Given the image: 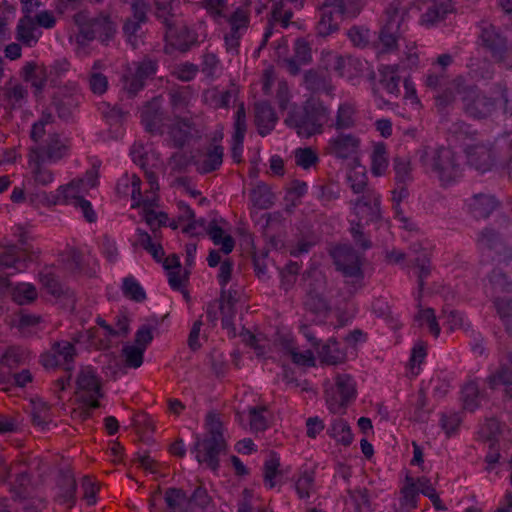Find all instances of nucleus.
Returning a JSON list of instances; mask_svg holds the SVG:
<instances>
[{
  "label": "nucleus",
  "instance_id": "35",
  "mask_svg": "<svg viewBox=\"0 0 512 512\" xmlns=\"http://www.w3.org/2000/svg\"><path fill=\"white\" fill-rule=\"evenodd\" d=\"M141 180L136 174H125L117 182L116 191L121 196H131V207L139 204Z\"/></svg>",
  "mask_w": 512,
  "mask_h": 512
},
{
  "label": "nucleus",
  "instance_id": "29",
  "mask_svg": "<svg viewBox=\"0 0 512 512\" xmlns=\"http://www.w3.org/2000/svg\"><path fill=\"white\" fill-rule=\"evenodd\" d=\"M238 93L239 90L234 85L227 90H220L217 87H213L205 91L204 101L214 109H227L231 101L237 98Z\"/></svg>",
  "mask_w": 512,
  "mask_h": 512
},
{
  "label": "nucleus",
  "instance_id": "62",
  "mask_svg": "<svg viewBox=\"0 0 512 512\" xmlns=\"http://www.w3.org/2000/svg\"><path fill=\"white\" fill-rule=\"evenodd\" d=\"M486 382L491 389H496L500 385H510L512 384V371L509 367L502 366L488 376Z\"/></svg>",
  "mask_w": 512,
  "mask_h": 512
},
{
  "label": "nucleus",
  "instance_id": "4",
  "mask_svg": "<svg viewBox=\"0 0 512 512\" xmlns=\"http://www.w3.org/2000/svg\"><path fill=\"white\" fill-rule=\"evenodd\" d=\"M73 21L78 28L75 41L79 46H85L95 39L107 45L117 33V25L111 15L105 11L92 17L87 10L74 14Z\"/></svg>",
  "mask_w": 512,
  "mask_h": 512
},
{
  "label": "nucleus",
  "instance_id": "16",
  "mask_svg": "<svg viewBox=\"0 0 512 512\" xmlns=\"http://www.w3.org/2000/svg\"><path fill=\"white\" fill-rule=\"evenodd\" d=\"M76 354V348L71 342L57 341L49 351L41 355L40 362L46 369H55L73 362Z\"/></svg>",
  "mask_w": 512,
  "mask_h": 512
},
{
  "label": "nucleus",
  "instance_id": "55",
  "mask_svg": "<svg viewBox=\"0 0 512 512\" xmlns=\"http://www.w3.org/2000/svg\"><path fill=\"white\" fill-rule=\"evenodd\" d=\"M148 180L150 190H146L144 195L140 193V203L135 205V208H142V210H144L149 208H155L157 206L158 195L156 191L158 190V184L156 178L153 174H149Z\"/></svg>",
  "mask_w": 512,
  "mask_h": 512
},
{
  "label": "nucleus",
  "instance_id": "45",
  "mask_svg": "<svg viewBox=\"0 0 512 512\" xmlns=\"http://www.w3.org/2000/svg\"><path fill=\"white\" fill-rule=\"evenodd\" d=\"M271 414L264 406L252 407L249 409L250 429L253 432H262L266 430L271 422Z\"/></svg>",
  "mask_w": 512,
  "mask_h": 512
},
{
  "label": "nucleus",
  "instance_id": "18",
  "mask_svg": "<svg viewBox=\"0 0 512 512\" xmlns=\"http://www.w3.org/2000/svg\"><path fill=\"white\" fill-rule=\"evenodd\" d=\"M353 212L359 221L368 223L377 220L381 214L380 194L373 189H368L354 203Z\"/></svg>",
  "mask_w": 512,
  "mask_h": 512
},
{
  "label": "nucleus",
  "instance_id": "9",
  "mask_svg": "<svg viewBox=\"0 0 512 512\" xmlns=\"http://www.w3.org/2000/svg\"><path fill=\"white\" fill-rule=\"evenodd\" d=\"M467 163L480 173L491 171L498 161V152L489 139H471L464 147Z\"/></svg>",
  "mask_w": 512,
  "mask_h": 512
},
{
  "label": "nucleus",
  "instance_id": "23",
  "mask_svg": "<svg viewBox=\"0 0 512 512\" xmlns=\"http://www.w3.org/2000/svg\"><path fill=\"white\" fill-rule=\"evenodd\" d=\"M320 19L317 23V33L320 36H328L338 31L339 24L343 19L339 13L336 12V7L331 0H325L321 6Z\"/></svg>",
  "mask_w": 512,
  "mask_h": 512
},
{
  "label": "nucleus",
  "instance_id": "38",
  "mask_svg": "<svg viewBox=\"0 0 512 512\" xmlns=\"http://www.w3.org/2000/svg\"><path fill=\"white\" fill-rule=\"evenodd\" d=\"M318 355L321 362L327 365H337L346 361V352L335 338L329 339L318 351Z\"/></svg>",
  "mask_w": 512,
  "mask_h": 512
},
{
  "label": "nucleus",
  "instance_id": "8",
  "mask_svg": "<svg viewBox=\"0 0 512 512\" xmlns=\"http://www.w3.org/2000/svg\"><path fill=\"white\" fill-rule=\"evenodd\" d=\"M250 21L251 7L248 2L238 6L226 16L228 30L224 33V43L227 53L234 56L239 54L240 41L247 33Z\"/></svg>",
  "mask_w": 512,
  "mask_h": 512
},
{
  "label": "nucleus",
  "instance_id": "31",
  "mask_svg": "<svg viewBox=\"0 0 512 512\" xmlns=\"http://www.w3.org/2000/svg\"><path fill=\"white\" fill-rule=\"evenodd\" d=\"M305 87L311 92H324L332 96L335 91L331 78L323 75L315 69L307 70L303 75Z\"/></svg>",
  "mask_w": 512,
  "mask_h": 512
},
{
  "label": "nucleus",
  "instance_id": "32",
  "mask_svg": "<svg viewBox=\"0 0 512 512\" xmlns=\"http://www.w3.org/2000/svg\"><path fill=\"white\" fill-rule=\"evenodd\" d=\"M27 95V89L21 83L9 81L3 88V107L10 111L21 107Z\"/></svg>",
  "mask_w": 512,
  "mask_h": 512
},
{
  "label": "nucleus",
  "instance_id": "22",
  "mask_svg": "<svg viewBox=\"0 0 512 512\" xmlns=\"http://www.w3.org/2000/svg\"><path fill=\"white\" fill-rule=\"evenodd\" d=\"M247 130L246 110L243 102L237 105L234 120V134L232 137L231 155L235 162L240 163L242 160L243 141Z\"/></svg>",
  "mask_w": 512,
  "mask_h": 512
},
{
  "label": "nucleus",
  "instance_id": "34",
  "mask_svg": "<svg viewBox=\"0 0 512 512\" xmlns=\"http://www.w3.org/2000/svg\"><path fill=\"white\" fill-rule=\"evenodd\" d=\"M357 107L355 103L345 101L339 104L332 127L336 130L351 129L356 125Z\"/></svg>",
  "mask_w": 512,
  "mask_h": 512
},
{
  "label": "nucleus",
  "instance_id": "58",
  "mask_svg": "<svg viewBox=\"0 0 512 512\" xmlns=\"http://www.w3.org/2000/svg\"><path fill=\"white\" fill-rule=\"evenodd\" d=\"M295 163L297 166L308 170L319 162V157L311 147L298 148L294 152Z\"/></svg>",
  "mask_w": 512,
  "mask_h": 512
},
{
  "label": "nucleus",
  "instance_id": "15",
  "mask_svg": "<svg viewBox=\"0 0 512 512\" xmlns=\"http://www.w3.org/2000/svg\"><path fill=\"white\" fill-rule=\"evenodd\" d=\"M29 151H37L42 158L49 160V162H57L68 155L70 142L67 138L53 132L48 134L43 143L31 146Z\"/></svg>",
  "mask_w": 512,
  "mask_h": 512
},
{
  "label": "nucleus",
  "instance_id": "17",
  "mask_svg": "<svg viewBox=\"0 0 512 512\" xmlns=\"http://www.w3.org/2000/svg\"><path fill=\"white\" fill-rule=\"evenodd\" d=\"M479 39L481 45L490 51L498 61L504 60L507 51V40L499 30L488 22H481Z\"/></svg>",
  "mask_w": 512,
  "mask_h": 512
},
{
  "label": "nucleus",
  "instance_id": "51",
  "mask_svg": "<svg viewBox=\"0 0 512 512\" xmlns=\"http://www.w3.org/2000/svg\"><path fill=\"white\" fill-rule=\"evenodd\" d=\"M418 491L412 477H406V484L401 489L400 505L402 509L411 511L417 508Z\"/></svg>",
  "mask_w": 512,
  "mask_h": 512
},
{
  "label": "nucleus",
  "instance_id": "50",
  "mask_svg": "<svg viewBox=\"0 0 512 512\" xmlns=\"http://www.w3.org/2000/svg\"><path fill=\"white\" fill-rule=\"evenodd\" d=\"M250 200L255 207L268 209L274 203V195L265 184H259L250 192Z\"/></svg>",
  "mask_w": 512,
  "mask_h": 512
},
{
  "label": "nucleus",
  "instance_id": "7",
  "mask_svg": "<svg viewBox=\"0 0 512 512\" xmlns=\"http://www.w3.org/2000/svg\"><path fill=\"white\" fill-rule=\"evenodd\" d=\"M366 63L358 58L341 55L335 51L323 50L320 55V67L337 77L354 81L362 77Z\"/></svg>",
  "mask_w": 512,
  "mask_h": 512
},
{
  "label": "nucleus",
  "instance_id": "39",
  "mask_svg": "<svg viewBox=\"0 0 512 512\" xmlns=\"http://www.w3.org/2000/svg\"><path fill=\"white\" fill-rule=\"evenodd\" d=\"M174 3H176L175 0L155 1V16L167 27V35H172L177 22L174 14Z\"/></svg>",
  "mask_w": 512,
  "mask_h": 512
},
{
  "label": "nucleus",
  "instance_id": "24",
  "mask_svg": "<svg viewBox=\"0 0 512 512\" xmlns=\"http://www.w3.org/2000/svg\"><path fill=\"white\" fill-rule=\"evenodd\" d=\"M27 160L32 178L37 185L47 186L53 182L54 173L47 165L49 160L42 158L37 151H29Z\"/></svg>",
  "mask_w": 512,
  "mask_h": 512
},
{
  "label": "nucleus",
  "instance_id": "60",
  "mask_svg": "<svg viewBox=\"0 0 512 512\" xmlns=\"http://www.w3.org/2000/svg\"><path fill=\"white\" fill-rule=\"evenodd\" d=\"M494 305L507 330L512 333V298L498 297L494 300Z\"/></svg>",
  "mask_w": 512,
  "mask_h": 512
},
{
  "label": "nucleus",
  "instance_id": "54",
  "mask_svg": "<svg viewBox=\"0 0 512 512\" xmlns=\"http://www.w3.org/2000/svg\"><path fill=\"white\" fill-rule=\"evenodd\" d=\"M394 170L397 184H406L413 180V167L409 158L396 157L394 160Z\"/></svg>",
  "mask_w": 512,
  "mask_h": 512
},
{
  "label": "nucleus",
  "instance_id": "10",
  "mask_svg": "<svg viewBox=\"0 0 512 512\" xmlns=\"http://www.w3.org/2000/svg\"><path fill=\"white\" fill-rule=\"evenodd\" d=\"M357 389L353 377L349 374H338L335 385L325 392L328 409L333 414L343 413L348 404L356 398Z\"/></svg>",
  "mask_w": 512,
  "mask_h": 512
},
{
  "label": "nucleus",
  "instance_id": "27",
  "mask_svg": "<svg viewBox=\"0 0 512 512\" xmlns=\"http://www.w3.org/2000/svg\"><path fill=\"white\" fill-rule=\"evenodd\" d=\"M23 79L30 83L36 93H40L46 86L49 74L43 64L34 61L27 62L21 70Z\"/></svg>",
  "mask_w": 512,
  "mask_h": 512
},
{
  "label": "nucleus",
  "instance_id": "40",
  "mask_svg": "<svg viewBox=\"0 0 512 512\" xmlns=\"http://www.w3.org/2000/svg\"><path fill=\"white\" fill-rule=\"evenodd\" d=\"M26 252L13 244L0 245V267L20 270L19 264Z\"/></svg>",
  "mask_w": 512,
  "mask_h": 512
},
{
  "label": "nucleus",
  "instance_id": "19",
  "mask_svg": "<svg viewBox=\"0 0 512 512\" xmlns=\"http://www.w3.org/2000/svg\"><path fill=\"white\" fill-rule=\"evenodd\" d=\"M131 11L132 16L127 18L123 24V33L127 40L135 46L138 31L142 24L148 21V4L145 0H132Z\"/></svg>",
  "mask_w": 512,
  "mask_h": 512
},
{
  "label": "nucleus",
  "instance_id": "5",
  "mask_svg": "<svg viewBox=\"0 0 512 512\" xmlns=\"http://www.w3.org/2000/svg\"><path fill=\"white\" fill-rule=\"evenodd\" d=\"M75 396L81 405L72 412L73 418L85 420L90 417V410L100 406L103 397L101 379L90 365L81 366L76 376Z\"/></svg>",
  "mask_w": 512,
  "mask_h": 512
},
{
  "label": "nucleus",
  "instance_id": "26",
  "mask_svg": "<svg viewBox=\"0 0 512 512\" xmlns=\"http://www.w3.org/2000/svg\"><path fill=\"white\" fill-rule=\"evenodd\" d=\"M293 49L294 57L285 59L284 63L291 75H297L300 72V65H306L312 61V48L307 39L297 38Z\"/></svg>",
  "mask_w": 512,
  "mask_h": 512
},
{
  "label": "nucleus",
  "instance_id": "25",
  "mask_svg": "<svg viewBox=\"0 0 512 512\" xmlns=\"http://www.w3.org/2000/svg\"><path fill=\"white\" fill-rule=\"evenodd\" d=\"M278 117L273 107L266 101L254 104V123L261 136L268 135L275 127Z\"/></svg>",
  "mask_w": 512,
  "mask_h": 512
},
{
  "label": "nucleus",
  "instance_id": "52",
  "mask_svg": "<svg viewBox=\"0 0 512 512\" xmlns=\"http://www.w3.org/2000/svg\"><path fill=\"white\" fill-rule=\"evenodd\" d=\"M39 278L42 287L47 291V293L51 294L56 298H59L61 295L64 294L63 286L58 281L52 269H43L39 274Z\"/></svg>",
  "mask_w": 512,
  "mask_h": 512
},
{
  "label": "nucleus",
  "instance_id": "46",
  "mask_svg": "<svg viewBox=\"0 0 512 512\" xmlns=\"http://www.w3.org/2000/svg\"><path fill=\"white\" fill-rule=\"evenodd\" d=\"M381 84L392 95L399 93L400 76L397 65H384L380 69Z\"/></svg>",
  "mask_w": 512,
  "mask_h": 512
},
{
  "label": "nucleus",
  "instance_id": "37",
  "mask_svg": "<svg viewBox=\"0 0 512 512\" xmlns=\"http://www.w3.org/2000/svg\"><path fill=\"white\" fill-rule=\"evenodd\" d=\"M370 169L374 176H382L388 169L389 158L387 147L383 142L374 143L370 154Z\"/></svg>",
  "mask_w": 512,
  "mask_h": 512
},
{
  "label": "nucleus",
  "instance_id": "41",
  "mask_svg": "<svg viewBox=\"0 0 512 512\" xmlns=\"http://www.w3.org/2000/svg\"><path fill=\"white\" fill-rule=\"evenodd\" d=\"M454 12V7L431 3L421 15L420 23L425 27H432L445 20L446 16Z\"/></svg>",
  "mask_w": 512,
  "mask_h": 512
},
{
  "label": "nucleus",
  "instance_id": "44",
  "mask_svg": "<svg viewBox=\"0 0 512 512\" xmlns=\"http://www.w3.org/2000/svg\"><path fill=\"white\" fill-rule=\"evenodd\" d=\"M328 435L338 444L349 446L353 440V434L349 424L343 419H335L327 430Z\"/></svg>",
  "mask_w": 512,
  "mask_h": 512
},
{
  "label": "nucleus",
  "instance_id": "59",
  "mask_svg": "<svg viewBox=\"0 0 512 512\" xmlns=\"http://www.w3.org/2000/svg\"><path fill=\"white\" fill-rule=\"evenodd\" d=\"M144 348L135 345H126L122 349L124 364L129 368H139L143 363Z\"/></svg>",
  "mask_w": 512,
  "mask_h": 512
},
{
  "label": "nucleus",
  "instance_id": "28",
  "mask_svg": "<svg viewBox=\"0 0 512 512\" xmlns=\"http://www.w3.org/2000/svg\"><path fill=\"white\" fill-rule=\"evenodd\" d=\"M33 17L22 16L16 26V39L27 47H34L41 37Z\"/></svg>",
  "mask_w": 512,
  "mask_h": 512
},
{
  "label": "nucleus",
  "instance_id": "21",
  "mask_svg": "<svg viewBox=\"0 0 512 512\" xmlns=\"http://www.w3.org/2000/svg\"><path fill=\"white\" fill-rule=\"evenodd\" d=\"M411 8L412 2L410 0H392L384 9L383 25L390 28V30L402 29Z\"/></svg>",
  "mask_w": 512,
  "mask_h": 512
},
{
  "label": "nucleus",
  "instance_id": "30",
  "mask_svg": "<svg viewBox=\"0 0 512 512\" xmlns=\"http://www.w3.org/2000/svg\"><path fill=\"white\" fill-rule=\"evenodd\" d=\"M469 211L475 218H487L498 206L494 196L489 194H475L468 201Z\"/></svg>",
  "mask_w": 512,
  "mask_h": 512
},
{
  "label": "nucleus",
  "instance_id": "47",
  "mask_svg": "<svg viewBox=\"0 0 512 512\" xmlns=\"http://www.w3.org/2000/svg\"><path fill=\"white\" fill-rule=\"evenodd\" d=\"M207 233L215 245H220L222 252L229 254L234 249V239L224 233V230L215 222H211L207 228Z\"/></svg>",
  "mask_w": 512,
  "mask_h": 512
},
{
  "label": "nucleus",
  "instance_id": "53",
  "mask_svg": "<svg viewBox=\"0 0 512 512\" xmlns=\"http://www.w3.org/2000/svg\"><path fill=\"white\" fill-rule=\"evenodd\" d=\"M104 67V64L101 61H96L93 64L92 71L89 78L90 89L94 94H103L106 92L108 88V79L107 77L100 72V70Z\"/></svg>",
  "mask_w": 512,
  "mask_h": 512
},
{
  "label": "nucleus",
  "instance_id": "48",
  "mask_svg": "<svg viewBox=\"0 0 512 512\" xmlns=\"http://www.w3.org/2000/svg\"><path fill=\"white\" fill-rule=\"evenodd\" d=\"M177 206L179 209V220L187 222V225L183 228V232L191 235L199 234L198 227H204V221L195 220V214L187 204L179 202Z\"/></svg>",
  "mask_w": 512,
  "mask_h": 512
},
{
  "label": "nucleus",
  "instance_id": "6",
  "mask_svg": "<svg viewBox=\"0 0 512 512\" xmlns=\"http://www.w3.org/2000/svg\"><path fill=\"white\" fill-rule=\"evenodd\" d=\"M207 437L196 444V458L199 463L206 464L212 470L219 466V455L226 448L223 435V423L217 414L209 413L206 416Z\"/></svg>",
  "mask_w": 512,
  "mask_h": 512
},
{
  "label": "nucleus",
  "instance_id": "2",
  "mask_svg": "<svg viewBox=\"0 0 512 512\" xmlns=\"http://www.w3.org/2000/svg\"><path fill=\"white\" fill-rule=\"evenodd\" d=\"M419 161L425 173L442 188L452 187L464 177L465 163L461 154L451 146L425 147L420 152Z\"/></svg>",
  "mask_w": 512,
  "mask_h": 512
},
{
  "label": "nucleus",
  "instance_id": "33",
  "mask_svg": "<svg viewBox=\"0 0 512 512\" xmlns=\"http://www.w3.org/2000/svg\"><path fill=\"white\" fill-rule=\"evenodd\" d=\"M196 132L194 124L186 118L175 117V122L169 127L168 134L176 147H182Z\"/></svg>",
  "mask_w": 512,
  "mask_h": 512
},
{
  "label": "nucleus",
  "instance_id": "57",
  "mask_svg": "<svg viewBox=\"0 0 512 512\" xmlns=\"http://www.w3.org/2000/svg\"><path fill=\"white\" fill-rule=\"evenodd\" d=\"M336 7V12L342 18H354L358 16L362 10L360 0H331Z\"/></svg>",
  "mask_w": 512,
  "mask_h": 512
},
{
  "label": "nucleus",
  "instance_id": "49",
  "mask_svg": "<svg viewBox=\"0 0 512 512\" xmlns=\"http://www.w3.org/2000/svg\"><path fill=\"white\" fill-rule=\"evenodd\" d=\"M347 180L350 188L356 194H365L366 191L369 189L367 188L368 177L366 174L365 167L363 166L359 165L350 169L347 175Z\"/></svg>",
  "mask_w": 512,
  "mask_h": 512
},
{
  "label": "nucleus",
  "instance_id": "61",
  "mask_svg": "<svg viewBox=\"0 0 512 512\" xmlns=\"http://www.w3.org/2000/svg\"><path fill=\"white\" fill-rule=\"evenodd\" d=\"M415 320L419 323L420 326L427 325L429 327V331L435 337L439 336L440 326L436 320L435 312L433 309H420L418 314L415 316Z\"/></svg>",
  "mask_w": 512,
  "mask_h": 512
},
{
  "label": "nucleus",
  "instance_id": "20",
  "mask_svg": "<svg viewBox=\"0 0 512 512\" xmlns=\"http://www.w3.org/2000/svg\"><path fill=\"white\" fill-rule=\"evenodd\" d=\"M224 148L218 144H210L198 151L193 159L196 169L201 174L217 170L223 162Z\"/></svg>",
  "mask_w": 512,
  "mask_h": 512
},
{
  "label": "nucleus",
  "instance_id": "3",
  "mask_svg": "<svg viewBox=\"0 0 512 512\" xmlns=\"http://www.w3.org/2000/svg\"><path fill=\"white\" fill-rule=\"evenodd\" d=\"M330 109L319 98L310 96L299 106L293 104L284 118V123L302 138L322 134L329 119Z\"/></svg>",
  "mask_w": 512,
  "mask_h": 512
},
{
  "label": "nucleus",
  "instance_id": "64",
  "mask_svg": "<svg viewBox=\"0 0 512 512\" xmlns=\"http://www.w3.org/2000/svg\"><path fill=\"white\" fill-rule=\"evenodd\" d=\"M144 85L145 81L134 70L129 69L123 75V88L131 96H135L143 89Z\"/></svg>",
  "mask_w": 512,
  "mask_h": 512
},
{
  "label": "nucleus",
  "instance_id": "11",
  "mask_svg": "<svg viewBox=\"0 0 512 512\" xmlns=\"http://www.w3.org/2000/svg\"><path fill=\"white\" fill-rule=\"evenodd\" d=\"M88 191L89 187L85 186L83 179H75L57 189V200L65 204L73 205L82 212L84 218L89 223H93L96 221L97 215L91 203L83 198L84 194Z\"/></svg>",
  "mask_w": 512,
  "mask_h": 512
},
{
  "label": "nucleus",
  "instance_id": "13",
  "mask_svg": "<svg viewBox=\"0 0 512 512\" xmlns=\"http://www.w3.org/2000/svg\"><path fill=\"white\" fill-rule=\"evenodd\" d=\"M361 138L352 133H339L331 137L324 148V153L337 159H350L358 155Z\"/></svg>",
  "mask_w": 512,
  "mask_h": 512
},
{
  "label": "nucleus",
  "instance_id": "42",
  "mask_svg": "<svg viewBox=\"0 0 512 512\" xmlns=\"http://www.w3.org/2000/svg\"><path fill=\"white\" fill-rule=\"evenodd\" d=\"M294 488L300 500L307 501L315 492V474L313 471L305 470L300 473L294 481Z\"/></svg>",
  "mask_w": 512,
  "mask_h": 512
},
{
  "label": "nucleus",
  "instance_id": "63",
  "mask_svg": "<svg viewBox=\"0 0 512 512\" xmlns=\"http://www.w3.org/2000/svg\"><path fill=\"white\" fill-rule=\"evenodd\" d=\"M170 104L175 117H179L188 107L189 100L187 92L184 89L172 90L169 94Z\"/></svg>",
  "mask_w": 512,
  "mask_h": 512
},
{
  "label": "nucleus",
  "instance_id": "43",
  "mask_svg": "<svg viewBox=\"0 0 512 512\" xmlns=\"http://www.w3.org/2000/svg\"><path fill=\"white\" fill-rule=\"evenodd\" d=\"M304 305L307 310L320 316H326L331 311L327 298L315 289L309 290Z\"/></svg>",
  "mask_w": 512,
  "mask_h": 512
},
{
  "label": "nucleus",
  "instance_id": "1",
  "mask_svg": "<svg viewBox=\"0 0 512 512\" xmlns=\"http://www.w3.org/2000/svg\"><path fill=\"white\" fill-rule=\"evenodd\" d=\"M452 88L436 97V106L443 109L454 102L455 92L460 95L464 113L476 120L486 119L497 110L498 102L508 103L506 87L497 85L498 97L489 96L477 85H470L462 75L451 81Z\"/></svg>",
  "mask_w": 512,
  "mask_h": 512
},
{
  "label": "nucleus",
  "instance_id": "56",
  "mask_svg": "<svg viewBox=\"0 0 512 512\" xmlns=\"http://www.w3.org/2000/svg\"><path fill=\"white\" fill-rule=\"evenodd\" d=\"M122 292L125 297L136 302H142L146 298L145 291L132 276L123 279Z\"/></svg>",
  "mask_w": 512,
  "mask_h": 512
},
{
  "label": "nucleus",
  "instance_id": "14",
  "mask_svg": "<svg viewBox=\"0 0 512 512\" xmlns=\"http://www.w3.org/2000/svg\"><path fill=\"white\" fill-rule=\"evenodd\" d=\"M163 99L158 96L147 102L141 109V121L146 130L153 134H162L169 117L163 108Z\"/></svg>",
  "mask_w": 512,
  "mask_h": 512
},
{
  "label": "nucleus",
  "instance_id": "12",
  "mask_svg": "<svg viewBox=\"0 0 512 512\" xmlns=\"http://www.w3.org/2000/svg\"><path fill=\"white\" fill-rule=\"evenodd\" d=\"M334 263L347 283L360 286L363 280L361 261L357 253L348 245H338L332 251Z\"/></svg>",
  "mask_w": 512,
  "mask_h": 512
},
{
  "label": "nucleus",
  "instance_id": "36",
  "mask_svg": "<svg viewBox=\"0 0 512 512\" xmlns=\"http://www.w3.org/2000/svg\"><path fill=\"white\" fill-rule=\"evenodd\" d=\"M305 0H281L276 3L272 9V20L279 23L283 28H287L293 18V11L289 4H294V7L301 9L304 6Z\"/></svg>",
  "mask_w": 512,
  "mask_h": 512
}]
</instances>
